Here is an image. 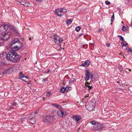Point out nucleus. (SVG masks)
<instances>
[{
    "instance_id": "c9c22d12",
    "label": "nucleus",
    "mask_w": 132,
    "mask_h": 132,
    "mask_svg": "<svg viewBox=\"0 0 132 132\" xmlns=\"http://www.w3.org/2000/svg\"><path fill=\"white\" fill-rule=\"evenodd\" d=\"M122 30L123 31H125L127 29L126 27L125 26H123L122 28Z\"/></svg>"
},
{
    "instance_id": "a19ab883",
    "label": "nucleus",
    "mask_w": 132,
    "mask_h": 132,
    "mask_svg": "<svg viewBox=\"0 0 132 132\" xmlns=\"http://www.w3.org/2000/svg\"><path fill=\"white\" fill-rule=\"evenodd\" d=\"M83 35H84V34L82 33L80 34L78 36V37L77 39L78 38H79L80 37H81Z\"/></svg>"
},
{
    "instance_id": "603ef678",
    "label": "nucleus",
    "mask_w": 132,
    "mask_h": 132,
    "mask_svg": "<svg viewBox=\"0 0 132 132\" xmlns=\"http://www.w3.org/2000/svg\"><path fill=\"white\" fill-rule=\"evenodd\" d=\"M88 95H87V96L86 97L85 96V97H86V98L87 97H88Z\"/></svg>"
},
{
    "instance_id": "864d4df0",
    "label": "nucleus",
    "mask_w": 132,
    "mask_h": 132,
    "mask_svg": "<svg viewBox=\"0 0 132 132\" xmlns=\"http://www.w3.org/2000/svg\"><path fill=\"white\" fill-rule=\"evenodd\" d=\"M122 70L120 69V71H122Z\"/></svg>"
},
{
    "instance_id": "5701e85b",
    "label": "nucleus",
    "mask_w": 132,
    "mask_h": 132,
    "mask_svg": "<svg viewBox=\"0 0 132 132\" xmlns=\"http://www.w3.org/2000/svg\"><path fill=\"white\" fill-rule=\"evenodd\" d=\"M90 123L93 125H95L94 126H95V127L96 126V125L97 123H96L94 121L90 122Z\"/></svg>"
},
{
    "instance_id": "20e7f679",
    "label": "nucleus",
    "mask_w": 132,
    "mask_h": 132,
    "mask_svg": "<svg viewBox=\"0 0 132 132\" xmlns=\"http://www.w3.org/2000/svg\"><path fill=\"white\" fill-rule=\"evenodd\" d=\"M11 34L10 32L7 33L5 32L0 35V38L1 40H7L11 35Z\"/></svg>"
},
{
    "instance_id": "bf43d9fd",
    "label": "nucleus",
    "mask_w": 132,
    "mask_h": 132,
    "mask_svg": "<svg viewBox=\"0 0 132 132\" xmlns=\"http://www.w3.org/2000/svg\"><path fill=\"white\" fill-rule=\"evenodd\" d=\"M53 113H54V112H53H53H52V113H53Z\"/></svg>"
},
{
    "instance_id": "393cba45",
    "label": "nucleus",
    "mask_w": 132,
    "mask_h": 132,
    "mask_svg": "<svg viewBox=\"0 0 132 132\" xmlns=\"http://www.w3.org/2000/svg\"><path fill=\"white\" fill-rule=\"evenodd\" d=\"M60 91L61 92L64 93L65 90V88H64L63 87H62L61 89L60 90Z\"/></svg>"
},
{
    "instance_id": "4d7b16f0",
    "label": "nucleus",
    "mask_w": 132,
    "mask_h": 132,
    "mask_svg": "<svg viewBox=\"0 0 132 132\" xmlns=\"http://www.w3.org/2000/svg\"><path fill=\"white\" fill-rule=\"evenodd\" d=\"M21 72L20 73V75H21Z\"/></svg>"
},
{
    "instance_id": "a878e982",
    "label": "nucleus",
    "mask_w": 132,
    "mask_h": 132,
    "mask_svg": "<svg viewBox=\"0 0 132 132\" xmlns=\"http://www.w3.org/2000/svg\"><path fill=\"white\" fill-rule=\"evenodd\" d=\"M80 29V27L79 26L75 28V30L77 31H79Z\"/></svg>"
},
{
    "instance_id": "13d9d810",
    "label": "nucleus",
    "mask_w": 132,
    "mask_h": 132,
    "mask_svg": "<svg viewBox=\"0 0 132 132\" xmlns=\"http://www.w3.org/2000/svg\"><path fill=\"white\" fill-rule=\"evenodd\" d=\"M129 70L130 71V69H129Z\"/></svg>"
},
{
    "instance_id": "de8ad7c7",
    "label": "nucleus",
    "mask_w": 132,
    "mask_h": 132,
    "mask_svg": "<svg viewBox=\"0 0 132 132\" xmlns=\"http://www.w3.org/2000/svg\"><path fill=\"white\" fill-rule=\"evenodd\" d=\"M36 1L37 2H42L43 0H36Z\"/></svg>"
},
{
    "instance_id": "f3484780",
    "label": "nucleus",
    "mask_w": 132,
    "mask_h": 132,
    "mask_svg": "<svg viewBox=\"0 0 132 132\" xmlns=\"http://www.w3.org/2000/svg\"><path fill=\"white\" fill-rule=\"evenodd\" d=\"M4 27V26L3 24L0 26V32H3L5 31V29Z\"/></svg>"
},
{
    "instance_id": "e433bc0d",
    "label": "nucleus",
    "mask_w": 132,
    "mask_h": 132,
    "mask_svg": "<svg viewBox=\"0 0 132 132\" xmlns=\"http://www.w3.org/2000/svg\"><path fill=\"white\" fill-rule=\"evenodd\" d=\"M105 3L106 5H109L110 4V2L108 1H105Z\"/></svg>"
},
{
    "instance_id": "49530a36",
    "label": "nucleus",
    "mask_w": 132,
    "mask_h": 132,
    "mask_svg": "<svg viewBox=\"0 0 132 132\" xmlns=\"http://www.w3.org/2000/svg\"><path fill=\"white\" fill-rule=\"evenodd\" d=\"M106 46L108 47H109L110 46V44H106Z\"/></svg>"
},
{
    "instance_id": "dca6fc26",
    "label": "nucleus",
    "mask_w": 132,
    "mask_h": 132,
    "mask_svg": "<svg viewBox=\"0 0 132 132\" xmlns=\"http://www.w3.org/2000/svg\"><path fill=\"white\" fill-rule=\"evenodd\" d=\"M73 118L75 119V120L78 122V121L80 120L81 119V117H79L76 116H72Z\"/></svg>"
},
{
    "instance_id": "b1692460",
    "label": "nucleus",
    "mask_w": 132,
    "mask_h": 132,
    "mask_svg": "<svg viewBox=\"0 0 132 132\" xmlns=\"http://www.w3.org/2000/svg\"><path fill=\"white\" fill-rule=\"evenodd\" d=\"M52 95V94L51 93L49 92H47L46 93V96L47 97H49L50 96H51Z\"/></svg>"
},
{
    "instance_id": "4c0bfd02",
    "label": "nucleus",
    "mask_w": 132,
    "mask_h": 132,
    "mask_svg": "<svg viewBox=\"0 0 132 132\" xmlns=\"http://www.w3.org/2000/svg\"><path fill=\"white\" fill-rule=\"evenodd\" d=\"M8 72V70H6L4 71L3 72V73L4 74H6L7 73V72Z\"/></svg>"
},
{
    "instance_id": "473e14b6",
    "label": "nucleus",
    "mask_w": 132,
    "mask_h": 132,
    "mask_svg": "<svg viewBox=\"0 0 132 132\" xmlns=\"http://www.w3.org/2000/svg\"><path fill=\"white\" fill-rule=\"evenodd\" d=\"M72 22V21L70 19H69L67 21V23L68 24H69L71 23Z\"/></svg>"
},
{
    "instance_id": "6e6d98bb",
    "label": "nucleus",
    "mask_w": 132,
    "mask_h": 132,
    "mask_svg": "<svg viewBox=\"0 0 132 132\" xmlns=\"http://www.w3.org/2000/svg\"><path fill=\"white\" fill-rule=\"evenodd\" d=\"M120 54V55H121V53H120V54Z\"/></svg>"
},
{
    "instance_id": "423d86ee",
    "label": "nucleus",
    "mask_w": 132,
    "mask_h": 132,
    "mask_svg": "<svg viewBox=\"0 0 132 132\" xmlns=\"http://www.w3.org/2000/svg\"><path fill=\"white\" fill-rule=\"evenodd\" d=\"M86 108L89 111H91L93 110L95 107L94 104L92 102H86L85 105Z\"/></svg>"
},
{
    "instance_id": "5fc2aeb1",
    "label": "nucleus",
    "mask_w": 132,
    "mask_h": 132,
    "mask_svg": "<svg viewBox=\"0 0 132 132\" xmlns=\"http://www.w3.org/2000/svg\"><path fill=\"white\" fill-rule=\"evenodd\" d=\"M29 40H30L31 39V38H29Z\"/></svg>"
},
{
    "instance_id": "f8f14e48",
    "label": "nucleus",
    "mask_w": 132,
    "mask_h": 132,
    "mask_svg": "<svg viewBox=\"0 0 132 132\" xmlns=\"http://www.w3.org/2000/svg\"><path fill=\"white\" fill-rule=\"evenodd\" d=\"M57 114L60 117H62L63 116H65V114L63 111L59 110L57 112Z\"/></svg>"
},
{
    "instance_id": "6ab92c4d",
    "label": "nucleus",
    "mask_w": 132,
    "mask_h": 132,
    "mask_svg": "<svg viewBox=\"0 0 132 132\" xmlns=\"http://www.w3.org/2000/svg\"><path fill=\"white\" fill-rule=\"evenodd\" d=\"M16 28L13 25L10 24V30H12L14 31L15 30Z\"/></svg>"
},
{
    "instance_id": "ea45409f",
    "label": "nucleus",
    "mask_w": 132,
    "mask_h": 132,
    "mask_svg": "<svg viewBox=\"0 0 132 132\" xmlns=\"http://www.w3.org/2000/svg\"><path fill=\"white\" fill-rule=\"evenodd\" d=\"M5 54V53H3L2 54H0V57H3V55H4V54Z\"/></svg>"
},
{
    "instance_id": "2eb2a0df",
    "label": "nucleus",
    "mask_w": 132,
    "mask_h": 132,
    "mask_svg": "<svg viewBox=\"0 0 132 132\" xmlns=\"http://www.w3.org/2000/svg\"><path fill=\"white\" fill-rule=\"evenodd\" d=\"M90 77V74L89 72H87L85 74V79L86 81L88 80Z\"/></svg>"
},
{
    "instance_id": "1a4fd4ad",
    "label": "nucleus",
    "mask_w": 132,
    "mask_h": 132,
    "mask_svg": "<svg viewBox=\"0 0 132 132\" xmlns=\"http://www.w3.org/2000/svg\"><path fill=\"white\" fill-rule=\"evenodd\" d=\"M58 37L57 35L55 34H52L50 37L52 40L55 43H56L58 41V39H57Z\"/></svg>"
},
{
    "instance_id": "412c9836",
    "label": "nucleus",
    "mask_w": 132,
    "mask_h": 132,
    "mask_svg": "<svg viewBox=\"0 0 132 132\" xmlns=\"http://www.w3.org/2000/svg\"><path fill=\"white\" fill-rule=\"evenodd\" d=\"M14 34H15L16 35L18 36H20V34L19 33L16 29L14 31Z\"/></svg>"
},
{
    "instance_id": "09e8293b",
    "label": "nucleus",
    "mask_w": 132,
    "mask_h": 132,
    "mask_svg": "<svg viewBox=\"0 0 132 132\" xmlns=\"http://www.w3.org/2000/svg\"><path fill=\"white\" fill-rule=\"evenodd\" d=\"M47 73H48L49 72V71H50V70L49 69H47Z\"/></svg>"
},
{
    "instance_id": "8fccbe9b",
    "label": "nucleus",
    "mask_w": 132,
    "mask_h": 132,
    "mask_svg": "<svg viewBox=\"0 0 132 132\" xmlns=\"http://www.w3.org/2000/svg\"><path fill=\"white\" fill-rule=\"evenodd\" d=\"M43 73H47V72L46 71H43Z\"/></svg>"
},
{
    "instance_id": "79ce46f5",
    "label": "nucleus",
    "mask_w": 132,
    "mask_h": 132,
    "mask_svg": "<svg viewBox=\"0 0 132 132\" xmlns=\"http://www.w3.org/2000/svg\"><path fill=\"white\" fill-rule=\"evenodd\" d=\"M47 80V78H46L44 79H43L42 81L43 82H45Z\"/></svg>"
},
{
    "instance_id": "f257e3e1",
    "label": "nucleus",
    "mask_w": 132,
    "mask_h": 132,
    "mask_svg": "<svg viewBox=\"0 0 132 132\" xmlns=\"http://www.w3.org/2000/svg\"><path fill=\"white\" fill-rule=\"evenodd\" d=\"M20 58V56L15 51L9 52L7 54V59L14 63L19 61Z\"/></svg>"
},
{
    "instance_id": "4468645a",
    "label": "nucleus",
    "mask_w": 132,
    "mask_h": 132,
    "mask_svg": "<svg viewBox=\"0 0 132 132\" xmlns=\"http://www.w3.org/2000/svg\"><path fill=\"white\" fill-rule=\"evenodd\" d=\"M4 26V28L5 30V31H6L7 30L8 31L10 30V24L9 23H4L3 24Z\"/></svg>"
},
{
    "instance_id": "f704fd0d",
    "label": "nucleus",
    "mask_w": 132,
    "mask_h": 132,
    "mask_svg": "<svg viewBox=\"0 0 132 132\" xmlns=\"http://www.w3.org/2000/svg\"><path fill=\"white\" fill-rule=\"evenodd\" d=\"M89 73L90 74V77L89 78H90L92 79V80H93V78H93V76L90 72Z\"/></svg>"
},
{
    "instance_id": "680f3d73",
    "label": "nucleus",
    "mask_w": 132,
    "mask_h": 132,
    "mask_svg": "<svg viewBox=\"0 0 132 132\" xmlns=\"http://www.w3.org/2000/svg\"><path fill=\"white\" fill-rule=\"evenodd\" d=\"M63 102V103H65V102Z\"/></svg>"
},
{
    "instance_id": "052dcab7",
    "label": "nucleus",
    "mask_w": 132,
    "mask_h": 132,
    "mask_svg": "<svg viewBox=\"0 0 132 132\" xmlns=\"http://www.w3.org/2000/svg\"><path fill=\"white\" fill-rule=\"evenodd\" d=\"M53 113H54V112H53H53H52V113H53Z\"/></svg>"
},
{
    "instance_id": "c03bdc74",
    "label": "nucleus",
    "mask_w": 132,
    "mask_h": 132,
    "mask_svg": "<svg viewBox=\"0 0 132 132\" xmlns=\"http://www.w3.org/2000/svg\"><path fill=\"white\" fill-rule=\"evenodd\" d=\"M131 49L129 47L128 48V52H131Z\"/></svg>"
},
{
    "instance_id": "c85d7f7f",
    "label": "nucleus",
    "mask_w": 132,
    "mask_h": 132,
    "mask_svg": "<svg viewBox=\"0 0 132 132\" xmlns=\"http://www.w3.org/2000/svg\"><path fill=\"white\" fill-rule=\"evenodd\" d=\"M71 87H66L65 88V89L66 91L67 92L70 89Z\"/></svg>"
},
{
    "instance_id": "c756f323",
    "label": "nucleus",
    "mask_w": 132,
    "mask_h": 132,
    "mask_svg": "<svg viewBox=\"0 0 132 132\" xmlns=\"http://www.w3.org/2000/svg\"><path fill=\"white\" fill-rule=\"evenodd\" d=\"M17 101L15 100L13 101V105H15L18 104V102H17Z\"/></svg>"
},
{
    "instance_id": "4be33fe9",
    "label": "nucleus",
    "mask_w": 132,
    "mask_h": 132,
    "mask_svg": "<svg viewBox=\"0 0 132 132\" xmlns=\"http://www.w3.org/2000/svg\"><path fill=\"white\" fill-rule=\"evenodd\" d=\"M53 105L57 108L60 109L61 107V106L57 104H54Z\"/></svg>"
},
{
    "instance_id": "39448f33",
    "label": "nucleus",
    "mask_w": 132,
    "mask_h": 132,
    "mask_svg": "<svg viewBox=\"0 0 132 132\" xmlns=\"http://www.w3.org/2000/svg\"><path fill=\"white\" fill-rule=\"evenodd\" d=\"M67 12V10L64 9H56L55 11L56 15L59 16H62L63 14Z\"/></svg>"
},
{
    "instance_id": "3c124183",
    "label": "nucleus",
    "mask_w": 132,
    "mask_h": 132,
    "mask_svg": "<svg viewBox=\"0 0 132 132\" xmlns=\"http://www.w3.org/2000/svg\"><path fill=\"white\" fill-rule=\"evenodd\" d=\"M84 45H82V46H81V47L82 48H84Z\"/></svg>"
},
{
    "instance_id": "7ed1b4c3",
    "label": "nucleus",
    "mask_w": 132,
    "mask_h": 132,
    "mask_svg": "<svg viewBox=\"0 0 132 132\" xmlns=\"http://www.w3.org/2000/svg\"><path fill=\"white\" fill-rule=\"evenodd\" d=\"M38 113L35 111L30 114L28 115V119L30 120L29 122L32 124H34L36 121L35 117L37 116Z\"/></svg>"
},
{
    "instance_id": "a211bd4d",
    "label": "nucleus",
    "mask_w": 132,
    "mask_h": 132,
    "mask_svg": "<svg viewBox=\"0 0 132 132\" xmlns=\"http://www.w3.org/2000/svg\"><path fill=\"white\" fill-rule=\"evenodd\" d=\"M19 78L20 79H21V80L23 81H25V78H26L27 79H28V78L27 76H24L23 75H21L19 77Z\"/></svg>"
},
{
    "instance_id": "f03ea898",
    "label": "nucleus",
    "mask_w": 132,
    "mask_h": 132,
    "mask_svg": "<svg viewBox=\"0 0 132 132\" xmlns=\"http://www.w3.org/2000/svg\"><path fill=\"white\" fill-rule=\"evenodd\" d=\"M56 119L55 116L54 115L50 116L47 115L45 116L43 119V122L47 124L50 123Z\"/></svg>"
},
{
    "instance_id": "58836bf2",
    "label": "nucleus",
    "mask_w": 132,
    "mask_h": 132,
    "mask_svg": "<svg viewBox=\"0 0 132 132\" xmlns=\"http://www.w3.org/2000/svg\"><path fill=\"white\" fill-rule=\"evenodd\" d=\"M2 40H0V46H1L4 45V44L2 42Z\"/></svg>"
},
{
    "instance_id": "9b49d317",
    "label": "nucleus",
    "mask_w": 132,
    "mask_h": 132,
    "mask_svg": "<svg viewBox=\"0 0 132 132\" xmlns=\"http://www.w3.org/2000/svg\"><path fill=\"white\" fill-rule=\"evenodd\" d=\"M20 3L21 4L26 6H28L30 5L29 2L26 0H21Z\"/></svg>"
},
{
    "instance_id": "a18cd8bd",
    "label": "nucleus",
    "mask_w": 132,
    "mask_h": 132,
    "mask_svg": "<svg viewBox=\"0 0 132 132\" xmlns=\"http://www.w3.org/2000/svg\"><path fill=\"white\" fill-rule=\"evenodd\" d=\"M26 119L25 118H22L21 119V120L22 121H24L25 120V119Z\"/></svg>"
},
{
    "instance_id": "72a5a7b5",
    "label": "nucleus",
    "mask_w": 132,
    "mask_h": 132,
    "mask_svg": "<svg viewBox=\"0 0 132 132\" xmlns=\"http://www.w3.org/2000/svg\"><path fill=\"white\" fill-rule=\"evenodd\" d=\"M63 40V38H60V39H59L58 40V41H59V43L60 44L62 42Z\"/></svg>"
},
{
    "instance_id": "e2e57ef3",
    "label": "nucleus",
    "mask_w": 132,
    "mask_h": 132,
    "mask_svg": "<svg viewBox=\"0 0 132 132\" xmlns=\"http://www.w3.org/2000/svg\"><path fill=\"white\" fill-rule=\"evenodd\" d=\"M23 2V3H24V2Z\"/></svg>"
},
{
    "instance_id": "aec40b11",
    "label": "nucleus",
    "mask_w": 132,
    "mask_h": 132,
    "mask_svg": "<svg viewBox=\"0 0 132 132\" xmlns=\"http://www.w3.org/2000/svg\"><path fill=\"white\" fill-rule=\"evenodd\" d=\"M76 82V80L75 79L72 78L71 79L69 80V82L70 84H71L72 82Z\"/></svg>"
},
{
    "instance_id": "bb28decb",
    "label": "nucleus",
    "mask_w": 132,
    "mask_h": 132,
    "mask_svg": "<svg viewBox=\"0 0 132 132\" xmlns=\"http://www.w3.org/2000/svg\"><path fill=\"white\" fill-rule=\"evenodd\" d=\"M85 85L86 86L88 87L89 90H90L92 89L93 88L92 86H90L88 85H87L86 83H85Z\"/></svg>"
},
{
    "instance_id": "0eeeda50",
    "label": "nucleus",
    "mask_w": 132,
    "mask_h": 132,
    "mask_svg": "<svg viewBox=\"0 0 132 132\" xmlns=\"http://www.w3.org/2000/svg\"><path fill=\"white\" fill-rule=\"evenodd\" d=\"M21 42L19 39L18 38H15L13 39L10 43V44L11 46H13V45H15L16 43L18 44Z\"/></svg>"
},
{
    "instance_id": "9d476101",
    "label": "nucleus",
    "mask_w": 132,
    "mask_h": 132,
    "mask_svg": "<svg viewBox=\"0 0 132 132\" xmlns=\"http://www.w3.org/2000/svg\"><path fill=\"white\" fill-rule=\"evenodd\" d=\"M104 127V126L100 124V123H97L95 128H96V130H99L101 131L102 130V128Z\"/></svg>"
},
{
    "instance_id": "37998d69",
    "label": "nucleus",
    "mask_w": 132,
    "mask_h": 132,
    "mask_svg": "<svg viewBox=\"0 0 132 132\" xmlns=\"http://www.w3.org/2000/svg\"><path fill=\"white\" fill-rule=\"evenodd\" d=\"M102 30V29L101 28H99L98 30V31L99 32H101Z\"/></svg>"
},
{
    "instance_id": "cd10ccee",
    "label": "nucleus",
    "mask_w": 132,
    "mask_h": 132,
    "mask_svg": "<svg viewBox=\"0 0 132 132\" xmlns=\"http://www.w3.org/2000/svg\"><path fill=\"white\" fill-rule=\"evenodd\" d=\"M121 45H122V47H123V46L127 47V43H126V44H124L123 42H122L121 43Z\"/></svg>"
},
{
    "instance_id": "ddd939ff",
    "label": "nucleus",
    "mask_w": 132,
    "mask_h": 132,
    "mask_svg": "<svg viewBox=\"0 0 132 132\" xmlns=\"http://www.w3.org/2000/svg\"><path fill=\"white\" fill-rule=\"evenodd\" d=\"M90 63V61L89 60H87L84 63H82L81 65L82 66L87 67L88 66Z\"/></svg>"
},
{
    "instance_id": "7c9ffc66",
    "label": "nucleus",
    "mask_w": 132,
    "mask_h": 132,
    "mask_svg": "<svg viewBox=\"0 0 132 132\" xmlns=\"http://www.w3.org/2000/svg\"><path fill=\"white\" fill-rule=\"evenodd\" d=\"M114 14H113V15H112V16L111 17V22H112L113 20H114Z\"/></svg>"
},
{
    "instance_id": "2f4dec72",
    "label": "nucleus",
    "mask_w": 132,
    "mask_h": 132,
    "mask_svg": "<svg viewBox=\"0 0 132 132\" xmlns=\"http://www.w3.org/2000/svg\"><path fill=\"white\" fill-rule=\"evenodd\" d=\"M118 37L120 38V39L121 41H123V40L124 38L121 36L120 35H118Z\"/></svg>"
},
{
    "instance_id": "6e6552de",
    "label": "nucleus",
    "mask_w": 132,
    "mask_h": 132,
    "mask_svg": "<svg viewBox=\"0 0 132 132\" xmlns=\"http://www.w3.org/2000/svg\"><path fill=\"white\" fill-rule=\"evenodd\" d=\"M22 46V43L21 42H20V43L18 44V45L12 46V48L13 49V50L15 51H17L19 50Z\"/></svg>"
}]
</instances>
